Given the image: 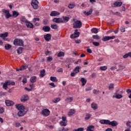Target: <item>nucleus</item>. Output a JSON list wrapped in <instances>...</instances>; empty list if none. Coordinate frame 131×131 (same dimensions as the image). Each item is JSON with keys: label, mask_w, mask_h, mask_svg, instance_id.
<instances>
[{"label": "nucleus", "mask_w": 131, "mask_h": 131, "mask_svg": "<svg viewBox=\"0 0 131 131\" xmlns=\"http://www.w3.org/2000/svg\"><path fill=\"white\" fill-rule=\"evenodd\" d=\"M81 26H82V23L80 20H76L75 21L74 23L73 24V28L75 29L76 28H81Z\"/></svg>", "instance_id": "obj_1"}, {"label": "nucleus", "mask_w": 131, "mask_h": 131, "mask_svg": "<svg viewBox=\"0 0 131 131\" xmlns=\"http://www.w3.org/2000/svg\"><path fill=\"white\" fill-rule=\"evenodd\" d=\"M13 43L15 46H19L23 47L24 45L23 44V40L21 39H15L13 41Z\"/></svg>", "instance_id": "obj_2"}, {"label": "nucleus", "mask_w": 131, "mask_h": 131, "mask_svg": "<svg viewBox=\"0 0 131 131\" xmlns=\"http://www.w3.org/2000/svg\"><path fill=\"white\" fill-rule=\"evenodd\" d=\"M2 12L3 14H5V18L7 19H9V18H11L12 17V15L10 13V10H6V9H2Z\"/></svg>", "instance_id": "obj_3"}, {"label": "nucleus", "mask_w": 131, "mask_h": 131, "mask_svg": "<svg viewBox=\"0 0 131 131\" xmlns=\"http://www.w3.org/2000/svg\"><path fill=\"white\" fill-rule=\"evenodd\" d=\"M31 5L34 10H37L38 9V1L37 0H32Z\"/></svg>", "instance_id": "obj_4"}, {"label": "nucleus", "mask_w": 131, "mask_h": 131, "mask_svg": "<svg viewBox=\"0 0 131 131\" xmlns=\"http://www.w3.org/2000/svg\"><path fill=\"white\" fill-rule=\"evenodd\" d=\"M62 121L60 122V124L61 126H66L67 125V120H66V117H62L61 118Z\"/></svg>", "instance_id": "obj_5"}, {"label": "nucleus", "mask_w": 131, "mask_h": 131, "mask_svg": "<svg viewBox=\"0 0 131 131\" xmlns=\"http://www.w3.org/2000/svg\"><path fill=\"white\" fill-rule=\"evenodd\" d=\"M51 113L50 110L48 109H45L42 111V114L43 116H49Z\"/></svg>", "instance_id": "obj_6"}, {"label": "nucleus", "mask_w": 131, "mask_h": 131, "mask_svg": "<svg viewBox=\"0 0 131 131\" xmlns=\"http://www.w3.org/2000/svg\"><path fill=\"white\" fill-rule=\"evenodd\" d=\"M108 125H112V126H116L118 125V122H117V121L115 120L112 121H110V120H108Z\"/></svg>", "instance_id": "obj_7"}, {"label": "nucleus", "mask_w": 131, "mask_h": 131, "mask_svg": "<svg viewBox=\"0 0 131 131\" xmlns=\"http://www.w3.org/2000/svg\"><path fill=\"white\" fill-rule=\"evenodd\" d=\"M53 21L55 23H63V19L61 18H54Z\"/></svg>", "instance_id": "obj_8"}, {"label": "nucleus", "mask_w": 131, "mask_h": 131, "mask_svg": "<svg viewBox=\"0 0 131 131\" xmlns=\"http://www.w3.org/2000/svg\"><path fill=\"white\" fill-rule=\"evenodd\" d=\"M15 107L19 111H24V109H25V107L23 104H16Z\"/></svg>", "instance_id": "obj_9"}, {"label": "nucleus", "mask_w": 131, "mask_h": 131, "mask_svg": "<svg viewBox=\"0 0 131 131\" xmlns=\"http://www.w3.org/2000/svg\"><path fill=\"white\" fill-rule=\"evenodd\" d=\"M52 37V35L51 34H47L44 35V38L46 41H50L51 40V38Z\"/></svg>", "instance_id": "obj_10"}, {"label": "nucleus", "mask_w": 131, "mask_h": 131, "mask_svg": "<svg viewBox=\"0 0 131 131\" xmlns=\"http://www.w3.org/2000/svg\"><path fill=\"white\" fill-rule=\"evenodd\" d=\"M21 102H26V101H28V95H25L23 96L20 98Z\"/></svg>", "instance_id": "obj_11"}, {"label": "nucleus", "mask_w": 131, "mask_h": 131, "mask_svg": "<svg viewBox=\"0 0 131 131\" xmlns=\"http://www.w3.org/2000/svg\"><path fill=\"white\" fill-rule=\"evenodd\" d=\"M6 106H13L15 103L13 101L11 100H5Z\"/></svg>", "instance_id": "obj_12"}, {"label": "nucleus", "mask_w": 131, "mask_h": 131, "mask_svg": "<svg viewBox=\"0 0 131 131\" xmlns=\"http://www.w3.org/2000/svg\"><path fill=\"white\" fill-rule=\"evenodd\" d=\"M26 25L28 28H32L33 29L34 26L32 24V23H30V21H28L27 23H26Z\"/></svg>", "instance_id": "obj_13"}, {"label": "nucleus", "mask_w": 131, "mask_h": 131, "mask_svg": "<svg viewBox=\"0 0 131 131\" xmlns=\"http://www.w3.org/2000/svg\"><path fill=\"white\" fill-rule=\"evenodd\" d=\"M42 30H44L45 32H49L51 30L50 27L46 26L42 27Z\"/></svg>", "instance_id": "obj_14"}, {"label": "nucleus", "mask_w": 131, "mask_h": 131, "mask_svg": "<svg viewBox=\"0 0 131 131\" xmlns=\"http://www.w3.org/2000/svg\"><path fill=\"white\" fill-rule=\"evenodd\" d=\"M93 9L91 8L88 12H86V11H84V14L86 16H90V15H92L93 13Z\"/></svg>", "instance_id": "obj_15"}, {"label": "nucleus", "mask_w": 131, "mask_h": 131, "mask_svg": "<svg viewBox=\"0 0 131 131\" xmlns=\"http://www.w3.org/2000/svg\"><path fill=\"white\" fill-rule=\"evenodd\" d=\"M91 107L94 110H97V109H98V104H96L95 102H93L91 104Z\"/></svg>", "instance_id": "obj_16"}, {"label": "nucleus", "mask_w": 131, "mask_h": 131, "mask_svg": "<svg viewBox=\"0 0 131 131\" xmlns=\"http://www.w3.org/2000/svg\"><path fill=\"white\" fill-rule=\"evenodd\" d=\"M8 35H9V33L5 32L4 33L0 34V37H2V38H5V37H8Z\"/></svg>", "instance_id": "obj_17"}, {"label": "nucleus", "mask_w": 131, "mask_h": 131, "mask_svg": "<svg viewBox=\"0 0 131 131\" xmlns=\"http://www.w3.org/2000/svg\"><path fill=\"white\" fill-rule=\"evenodd\" d=\"M121 5H122V2H115L113 7H121Z\"/></svg>", "instance_id": "obj_18"}, {"label": "nucleus", "mask_w": 131, "mask_h": 131, "mask_svg": "<svg viewBox=\"0 0 131 131\" xmlns=\"http://www.w3.org/2000/svg\"><path fill=\"white\" fill-rule=\"evenodd\" d=\"M60 15V13L57 11H52L50 14V16H59Z\"/></svg>", "instance_id": "obj_19"}, {"label": "nucleus", "mask_w": 131, "mask_h": 131, "mask_svg": "<svg viewBox=\"0 0 131 131\" xmlns=\"http://www.w3.org/2000/svg\"><path fill=\"white\" fill-rule=\"evenodd\" d=\"M80 81L82 82V86L85 85V84L86 83V79H85L84 78H81Z\"/></svg>", "instance_id": "obj_20"}, {"label": "nucleus", "mask_w": 131, "mask_h": 131, "mask_svg": "<svg viewBox=\"0 0 131 131\" xmlns=\"http://www.w3.org/2000/svg\"><path fill=\"white\" fill-rule=\"evenodd\" d=\"M26 113H25L24 111H20L18 112L17 115L18 116L21 117V116H23L24 115H25Z\"/></svg>", "instance_id": "obj_21"}, {"label": "nucleus", "mask_w": 131, "mask_h": 131, "mask_svg": "<svg viewBox=\"0 0 131 131\" xmlns=\"http://www.w3.org/2000/svg\"><path fill=\"white\" fill-rule=\"evenodd\" d=\"M8 85H15V82L14 81H10V80H7V81L5 82Z\"/></svg>", "instance_id": "obj_22"}, {"label": "nucleus", "mask_w": 131, "mask_h": 131, "mask_svg": "<svg viewBox=\"0 0 131 131\" xmlns=\"http://www.w3.org/2000/svg\"><path fill=\"white\" fill-rule=\"evenodd\" d=\"M109 120H101L100 123L101 124H108Z\"/></svg>", "instance_id": "obj_23"}, {"label": "nucleus", "mask_w": 131, "mask_h": 131, "mask_svg": "<svg viewBox=\"0 0 131 131\" xmlns=\"http://www.w3.org/2000/svg\"><path fill=\"white\" fill-rule=\"evenodd\" d=\"M94 128H95V126L94 125H90V126H89L88 127H87V129H86V131H94Z\"/></svg>", "instance_id": "obj_24"}, {"label": "nucleus", "mask_w": 131, "mask_h": 131, "mask_svg": "<svg viewBox=\"0 0 131 131\" xmlns=\"http://www.w3.org/2000/svg\"><path fill=\"white\" fill-rule=\"evenodd\" d=\"M74 113H75V110L71 109L70 110V111L68 114L69 116H70L71 115H73V114H74Z\"/></svg>", "instance_id": "obj_25"}, {"label": "nucleus", "mask_w": 131, "mask_h": 131, "mask_svg": "<svg viewBox=\"0 0 131 131\" xmlns=\"http://www.w3.org/2000/svg\"><path fill=\"white\" fill-rule=\"evenodd\" d=\"M73 101V97H69L66 99L67 103H70Z\"/></svg>", "instance_id": "obj_26"}, {"label": "nucleus", "mask_w": 131, "mask_h": 131, "mask_svg": "<svg viewBox=\"0 0 131 131\" xmlns=\"http://www.w3.org/2000/svg\"><path fill=\"white\" fill-rule=\"evenodd\" d=\"M40 77H43V76H45V75H46V70H45V69L40 71Z\"/></svg>", "instance_id": "obj_27"}, {"label": "nucleus", "mask_w": 131, "mask_h": 131, "mask_svg": "<svg viewBox=\"0 0 131 131\" xmlns=\"http://www.w3.org/2000/svg\"><path fill=\"white\" fill-rule=\"evenodd\" d=\"M30 81L31 82H32V83H34V82H35L36 81V76H32L30 78Z\"/></svg>", "instance_id": "obj_28"}, {"label": "nucleus", "mask_w": 131, "mask_h": 131, "mask_svg": "<svg viewBox=\"0 0 131 131\" xmlns=\"http://www.w3.org/2000/svg\"><path fill=\"white\" fill-rule=\"evenodd\" d=\"M123 96L120 94H116V96H113V98H116V99H121V98H123Z\"/></svg>", "instance_id": "obj_29"}, {"label": "nucleus", "mask_w": 131, "mask_h": 131, "mask_svg": "<svg viewBox=\"0 0 131 131\" xmlns=\"http://www.w3.org/2000/svg\"><path fill=\"white\" fill-rule=\"evenodd\" d=\"M12 15L13 16V17H18V16H19V12L16 11H12Z\"/></svg>", "instance_id": "obj_30"}, {"label": "nucleus", "mask_w": 131, "mask_h": 131, "mask_svg": "<svg viewBox=\"0 0 131 131\" xmlns=\"http://www.w3.org/2000/svg\"><path fill=\"white\" fill-rule=\"evenodd\" d=\"M17 54H22V52H23V48L22 47H19L17 49Z\"/></svg>", "instance_id": "obj_31"}, {"label": "nucleus", "mask_w": 131, "mask_h": 131, "mask_svg": "<svg viewBox=\"0 0 131 131\" xmlns=\"http://www.w3.org/2000/svg\"><path fill=\"white\" fill-rule=\"evenodd\" d=\"M63 23H67L69 21V18L67 16L63 17Z\"/></svg>", "instance_id": "obj_32"}, {"label": "nucleus", "mask_w": 131, "mask_h": 131, "mask_svg": "<svg viewBox=\"0 0 131 131\" xmlns=\"http://www.w3.org/2000/svg\"><path fill=\"white\" fill-rule=\"evenodd\" d=\"M50 80H51V81H53L54 82H57V81H58V79H57L56 77H51Z\"/></svg>", "instance_id": "obj_33"}, {"label": "nucleus", "mask_w": 131, "mask_h": 131, "mask_svg": "<svg viewBox=\"0 0 131 131\" xmlns=\"http://www.w3.org/2000/svg\"><path fill=\"white\" fill-rule=\"evenodd\" d=\"M20 20L21 21V22H25L26 23H27V22L28 21L27 19H26L25 16H21L20 18Z\"/></svg>", "instance_id": "obj_34"}, {"label": "nucleus", "mask_w": 131, "mask_h": 131, "mask_svg": "<svg viewBox=\"0 0 131 131\" xmlns=\"http://www.w3.org/2000/svg\"><path fill=\"white\" fill-rule=\"evenodd\" d=\"M79 69H80V67H76L74 70V72H75V73H78V72H79Z\"/></svg>", "instance_id": "obj_35"}, {"label": "nucleus", "mask_w": 131, "mask_h": 131, "mask_svg": "<svg viewBox=\"0 0 131 131\" xmlns=\"http://www.w3.org/2000/svg\"><path fill=\"white\" fill-rule=\"evenodd\" d=\"M91 116H92V114H86L84 119H85V120H89V119L91 118Z\"/></svg>", "instance_id": "obj_36"}, {"label": "nucleus", "mask_w": 131, "mask_h": 131, "mask_svg": "<svg viewBox=\"0 0 131 131\" xmlns=\"http://www.w3.org/2000/svg\"><path fill=\"white\" fill-rule=\"evenodd\" d=\"M51 28L52 29H58V26L56 24H54L51 25Z\"/></svg>", "instance_id": "obj_37"}, {"label": "nucleus", "mask_w": 131, "mask_h": 131, "mask_svg": "<svg viewBox=\"0 0 131 131\" xmlns=\"http://www.w3.org/2000/svg\"><path fill=\"white\" fill-rule=\"evenodd\" d=\"M65 53L63 52H59L58 54H57V57H63L64 56Z\"/></svg>", "instance_id": "obj_38"}, {"label": "nucleus", "mask_w": 131, "mask_h": 131, "mask_svg": "<svg viewBox=\"0 0 131 131\" xmlns=\"http://www.w3.org/2000/svg\"><path fill=\"white\" fill-rule=\"evenodd\" d=\"M102 41H107V40H109V36H104V37H102Z\"/></svg>", "instance_id": "obj_39"}, {"label": "nucleus", "mask_w": 131, "mask_h": 131, "mask_svg": "<svg viewBox=\"0 0 131 131\" xmlns=\"http://www.w3.org/2000/svg\"><path fill=\"white\" fill-rule=\"evenodd\" d=\"M5 48L6 50H10V49L12 48V45L10 44H6L5 45Z\"/></svg>", "instance_id": "obj_40"}, {"label": "nucleus", "mask_w": 131, "mask_h": 131, "mask_svg": "<svg viewBox=\"0 0 131 131\" xmlns=\"http://www.w3.org/2000/svg\"><path fill=\"white\" fill-rule=\"evenodd\" d=\"M94 39H101V37L98 35H94L92 36Z\"/></svg>", "instance_id": "obj_41"}, {"label": "nucleus", "mask_w": 131, "mask_h": 131, "mask_svg": "<svg viewBox=\"0 0 131 131\" xmlns=\"http://www.w3.org/2000/svg\"><path fill=\"white\" fill-rule=\"evenodd\" d=\"M76 36H77V37H78L79 36V35L80 34V33H79V32H78V30L76 29L75 30V32L74 33Z\"/></svg>", "instance_id": "obj_42"}, {"label": "nucleus", "mask_w": 131, "mask_h": 131, "mask_svg": "<svg viewBox=\"0 0 131 131\" xmlns=\"http://www.w3.org/2000/svg\"><path fill=\"white\" fill-rule=\"evenodd\" d=\"M92 32H93V33H95L97 34L98 33V29L94 28L92 29L91 30Z\"/></svg>", "instance_id": "obj_43"}, {"label": "nucleus", "mask_w": 131, "mask_h": 131, "mask_svg": "<svg viewBox=\"0 0 131 131\" xmlns=\"http://www.w3.org/2000/svg\"><path fill=\"white\" fill-rule=\"evenodd\" d=\"M69 9H73L75 7V4L74 3H70L68 6Z\"/></svg>", "instance_id": "obj_44"}, {"label": "nucleus", "mask_w": 131, "mask_h": 131, "mask_svg": "<svg viewBox=\"0 0 131 131\" xmlns=\"http://www.w3.org/2000/svg\"><path fill=\"white\" fill-rule=\"evenodd\" d=\"M28 67V65L24 64L22 66L21 68H20V70H25V69H27Z\"/></svg>", "instance_id": "obj_45"}, {"label": "nucleus", "mask_w": 131, "mask_h": 131, "mask_svg": "<svg viewBox=\"0 0 131 131\" xmlns=\"http://www.w3.org/2000/svg\"><path fill=\"white\" fill-rule=\"evenodd\" d=\"M47 60L48 62H52V61H53V57L51 56L47 57Z\"/></svg>", "instance_id": "obj_46"}, {"label": "nucleus", "mask_w": 131, "mask_h": 131, "mask_svg": "<svg viewBox=\"0 0 131 131\" xmlns=\"http://www.w3.org/2000/svg\"><path fill=\"white\" fill-rule=\"evenodd\" d=\"M125 68V67L123 64H119V70H123Z\"/></svg>", "instance_id": "obj_47"}, {"label": "nucleus", "mask_w": 131, "mask_h": 131, "mask_svg": "<svg viewBox=\"0 0 131 131\" xmlns=\"http://www.w3.org/2000/svg\"><path fill=\"white\" fill-rule=\"evenodd\" d=\"M84 129L82 127L78 128L77 129H74L73 131H83Z\"/></svg>", "instance_id": "obj_48"}, {"label": "nucleus", "mask_w": 131, "mask_h": 131, "mask_svg": "<svg viewBox=\"0 0 131 131\" xmlns=\"http://www.w3.org/2000/svg\"><path fill=\"white\" fill-rule=\"evenodd\" d=\"M93 45L95 46V47H99V46H100V43L99 42L95 41L93 42Z\"/></svg>", "instance_id": "obj_49"}, {"label": "nucleus", "mask_w": 131, "mask_h": 131, "mask_svg": "<svg viewBox=\"0 0 131 131\" xmlns=\"http://www.w3.org/2000/svg\"><path fill=\"white\" fill-rule=\"evenodd\" d=\"M60 98H56L54 99L53 100V103H58V102H59V101H60Z\"/></svg>", "instance_id": "obj_50"}, {"label": "nucleus", "mask_w": 131, "mask_h": 131, "mask_svg": "<svg viewBox=\"0 0 131 131\" xmlns=\"http://www.w3.org/2000/svg\"><path fill=\"white\" fill-rule=\"evenodd\" d=\"M100 70H102V71H105V70H107V66L101 67Z\"/></svg>", "instance_id": "obj_51"}, {"label": "nucleus", "mask_w": 131, "mask_h": 131, "mask_svg": "<svg viewBox=\"0 0 131 131\" xmlns=\"http://www.w3.org/2000/svg\"><path fill=\"white\" fill-rule=\"evenodd\" d=\"M99 93H100V91L97 90H93V93H94L95 95H98V94H99Z\"/></svg>", "instance_id": "obj_52"}, {"label": "nucleus", "mask_w": 131, "mask_h": 131, "mask_svg": "<svg viewBox=\"0 0 131 131\" xmlns=\"http://www.w3.org/2000/svg\"><path fill=\"white\" fill-rule=\"evenodd\" d=\"M43 24H44V25H47V24H49V20L47 19H44L43 20Z\"/></svg>", "instance_id": "obj_53"}, {"label": "nucleus", "mask_w": 131, "mask_h": 131, "mask_svg": "<svg viewBox=\"0 0 131 131\" xmlns=\"http://www.w3.org/2000/svg\"><path fill=\"white\" fill-rule=\"evenodd\" d=\"M111 89H114V84L111 83L108 86V89L111 90Z\"/></svg>", "instance_id": "obj_54"}, {"label": "nucleus", "mask_w": 131, "mask_h": 131, "mask_svg": "<svg viewBox=\"0 0 131 131\" xmlns=\"http://www.w3.org/2000/svg\"><path fill=\"white\" fill-rule=\"evenodd\" d=\"M3 88L4 89V90H7L8 85L6 83V82L4 83Z\"/></svg>", "instance_id": "obj_55"}, {"label": "nucleus", "mask_w": 131, "mask_h": 131, "mask_svg": "<svg viewBox=\"0 0 131 131\" xmlns=\"http://www.w3.org/2000/svg\"><path fill=\"white\" fill-rule=\"evenodd\" d=\"M70 37H71V38L73 39V38H76V37H77V36L75 35V34L74 33V34H72L71 35Z\"/></svg>", "instance_id": "obj_56"}, {"label": "nucleus", "mask_w": 131, "mask_h": 131, "mask_svg": "<svg viewBox=\"0 0 131 131\" xmlns=\"http://www.w3.org/2000/svg\"><path fill=\"white\" fill-rule=\"evenodd\" d=\"M130 123H131L130 121H127L126 123L127 126H128V127H131Z\"/></svg>", "instance_id": "obj_57"}, {"label": "nucleus", "mask_w": 131, "mask_h": 131, "mask_svg": "<svg viewBox=\"0 0 131 131\" xmlns=\"http://www.w3.org/2000/svg\"><path fill=\"white\" fill-rule=\"evenodd\" d=\"M33 22H36V21H39V18H34L33 19Z\"/></svg>", "instance_id": "obj_58"}, {"label": "nucleus", "mask_w": 131, "mask_h": 131, "mask_svg": "<svg viewBox=\"0 0 131 131\" xmlns=\"http://www.w3.org/2000/svg\"><path fill=\"white\" fill-rule=\"evenodd\" d=\"M114 15H117V16H121V14H120V13L118 12L114 13Z\"/></svg>", "instance_id": "obj_59"}, {"label": "nucleus", "mask_w": 131, "mask_h": 131, "mask_svg": "<svg viewBox=\"0 0 131 131\" xmlns=\"http://www.w3.org/2000/svg\"><path fill=\"white\" fill-rule=\"evenodd\" d=\"M4 108L0 107V114L4 113Z\"/></svg>", "instance_id": "obj_60"}, {"label": "nucleus", "mask_w": 131, "mask_h": 131, "mask_svg": "<svg viewBox=\"0 0 131 131\" xmlns=\"http://www.w3.org/2000/svg\"><path fill=\"white\" fill-rule=\"evenodd\" d=\"M96 73H93V74H92V75H91V77L92 78H95V77H96Z\"/></svg>", "instance_id": "obj_61"}, {"label": "nucleus", "mask_w": 131, "mask_h": 131, "mask_svg": "<svg viewBox=\"0 0 131 131\" xmlns=\"http://www.w3.org/2000/svg\"><path fill=\"white\" fill-rule=\"evenodd\" d=\"M92 90V87H88L85 89L86 92H89V91H91Z\"/></svg>", "instance_id": "obj_62"}, {"label": "nucleus", "mask_w": 131, "mask_h": 131, "mask_svg": "<svg viewBox=\"0 0 131 131\" xmlns=\"http://www.w3.org/2000/svg\"><path fill=\"white\" fill-rule=\"evenodd\" d=\"M68 130H69V128H65L64 127H63L62 129V131H68Z\"/></svg>", "instance_id": "obj_63"}, {"label": "nucleus", "mask_w": 131, "mask_h": 131, "mask_svg": "<svg viewBox=\"0 0 131 131\" xmlns=\"http://www.w3.org/2000/svg\"><path fill=\"white\" fill-rule=\"evenodd\" d=\"M126 93L128 94H131V90L130 89H127Z\"/></svg>", "instance_id": "obj_64"}]
</instances>
